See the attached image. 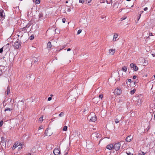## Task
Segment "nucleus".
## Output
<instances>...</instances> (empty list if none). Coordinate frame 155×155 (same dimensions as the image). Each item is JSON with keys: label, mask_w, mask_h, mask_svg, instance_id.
<instances>
[{"label": "nucleus", "mask_w": 155, "mask_h": 155, "mask_svg": "<svg viewBox=\"0 0 155 155\" xmlns=\"http://www.w3.org/2000/svg\"><path fill=\"white\" fill-rule=\"evenodd\" d=\"M66 19L65 18H63L62 19V21L63 23H64L65 22Z\"/></svg>", "instance_id": "nucleus-38"}, {"label": "nucleus", "mask_w": 155, "mask_h": 155, "mask_svg": "<svg viewBox=\"0 0 155 155\" xmlns=\"http://www.w3.org/2000/svg\"><path fill=\"white\" fill-rule=\"evenodd\" d=\"M127 18V17H123L121 18L120 20L121 21H123L124 20L126 19Z\"/></svg>", "instance_id": "nucleus-33"}, {"label": "nucleus", "mask_w": 155, "mask_h": 155, "mask_svg": "<svg viewBox=\"0 0 155 155\" xmlns=\"http://www.w3.org/2000/svg\"><path fill=\"white\" fill-rule=\"evenodd\" d=\"M29 39L31 40H33L34 38V36L33 35H31L29 37Z\"/></svg>", "instance_id": "nucleus-20"}, {"label": "nucleus", "mask_w": 155, "mask_h": 155, "mask_svg": "<svg viewBox=\"0 0 155 155\" xmlns=\"http://www.w3.org/2000/svg\"><path fill=\"white\" fill-rule=\"evenodd\" d=\"M68 3V1H66V2H65V3Z\"/></svg>", "instance_id": "nucleus-58"}, {"label": "nucleus", "mask_w": 155, "mask_h": 155, "mask_svg": "<svg viewBox=\"0 0 155 155\" xmlns=\"http://www.w3.org/2000/svg\"><path fill=\"white\" fill-rule=\"evenodd\" d=\"M5 48V46H4L0 49V53H1L3 52V48Z\"/></svg>", "instance_id": "nucleus-27"}, {"label": "nucleus", "mask_w": 155, "mask_h": 155, "mask_svg": "<svg viewBox=\"0 0 155 155\" xmlns=\"http://www.w3.org/2000/svg\"><path fill=\"white\" fill-rule=\"evenodd\" d=\"M91 0H87V1L88 3H89L91 2Z\"/></svg>", "instance_id": "nucleus-47"}, {"label": "nucleus", "mask_w": 155, "mask_h": 155, "mask_svg": "<svg viewBox=\"0 0 155 155\" xmlns=\"http://www.w3.org/2000/svg\"><path fill=\"white\" fill-rule=\"evenodd\" d=\"M141 14H140L139 15V17H140H140H141Z\"/></svg>", "instance_id": "nucleus-56"}, {"label": "nucleus", "mask_w": 155, "mask_h": 155, "mask_svg": "<svg viewBox=\"0 0 155 155\" xmlns=\"http://www.w3.org/2000/svg\"><path fill=\"white\" fill-rule=\"evenodd\" d=\"M81 29H79V30L78 31V32H77V35H79V34L81 32Z\"/></svg>", "instance_id": "nucleus-36"}, {"label": "nucleus", "mask_w": 155, "mask_h": 155, "mask_svg": "<svg viewBox=\"0 0 155 155\" xmlns=\"http://www.w3.org/2000/svg\"><path fill=\"white\" fill-rule=\"evenodd\" d=\"M109 53L110 54L113 55L115 53V51L114 49H110L109 51Z\"/></svg>", "instance_id": "nucleus-14"}, {"label": "nucleus", "mask_w": 155, "mask_h": 155, "mask_svg": "<svg viewBox=\"0 0 155 155\" xmlns=\"http://www.w3.org/2000/svg\"><path fill=\"white\" fill-rule=\"evenodd\" d=\"M69 1H70V0H68Z\"/></svg>", "instance_id": "nucleus-64"}, {"label": "nucleus", "mask_w": 155, "mask_h": 155, "mask_svg": "<svg viewBox=\"0 0 155 155\" xmlns=\"http://www.w3.org/2000/svg\"><path fill=\"white\" fill-rule=\"evenodd\" d=\"M50 129L49 128H47L45 132V134L46 136H49L52 135V133L50 132L51 130H49Z\"/></svg>", "instance_id": "nucleus-6"}, {"label": "nucleus", "mask_w": 155, "mask_h": 155, "mask_svg": "<svg viewBox=\"0 0 155 155\" xmlns=\"http://www.w3.org/2000/svg\"><path fill=\"white\" fill-rule=\"evenodd\" d=\"M128 81L129 82H131V79H128Z\"/></svg>", "instance_id": "nucleus-46"}, {"label": "nucleus", "mask_w": 155, "mask_h": 155, "mask_svg": "<svg viewBox=\"0 0 155 155\" xmlns=\"http://www.w3.org/2000/svg\"><path fill=\"white\" fill-rule=\"evenodd\" d=\"M135 91H136V90L134 89L130 91V93L131 94H133L135 92Z\"/></svg>", "instance_id": "nucleus-23"}, {"label": "nucleus", "mask_w": 155, "mask_h": 155, "mask_svg": "<svg viewBox=\"0 0 155 155\" xmlns=\"http://www.w3.org/2000/svg\"><path fill=\"white\" fill-rule=\"evenodd\" d=\"M29 155H31V154L30 153H29Z\"/></svg>", "instance_id": "nucleus-63"}, {"label": "nucleus", "mask_w": 155, "mask_h": 155, "mask_svg": "<svg viewBox=\"0 0 155 155\" xmlns=\"http://www.w3.org/2000/svg\"><path fill=\"white\" fill-rule=\"evenodd\" d=\"M31 25L30 23H28L26 26L25 27L23 28V29L24 31H26L28 29V28H29L30 27V26H31Z\"/></svg>", "instance_id": "nucleus-13"}, {"label": "nucleus", "mask_w": 155, "mask_h": 155, "mask_svg": "<svg viewBox=\"0 0 155 155\" xmlns=\"http://www.w3.org/2000/svg\"><path fill=\"white\" fill-rule=\"evenodd\" d=\"M51 99H52V98L51 97H50L48 98V101H50L51 100Z\"/></svg>", "instance_id": "nucleus-41"}, {"label": "nucleus", "mask_w": 155, "mask_h": 155, "mask_svg": "<svg viewBox=\"0 0 155 155\" xmlns=\"http://www.w3.org/2000/svg\"><path fill=\"white\" fill-rule=\"evenodd\" d=\"M66 45H64L62 46L61 47V48H60V50H62L63 49H64V48H65V47L66 46Z\"/></svg>", "instance_id": "nucleus-32"}, {"label": "nucleus", "mask_w": 155, "mask_h": 155, "mask_svg": "<svg viewBox=\"0 0 155 155\" xmlns=\"http://www.w3.org/2000/svg\"><path fill=\"white\" fill-rule=\"evenodd\" d=\"M149 35L150 36H153V34L152 33H150Z\"/></svg>", "instance_id": "nucleus-49"}, {"label": "nucleus", "mask_w": 155, "mask_h": 155, "mask_svg": "<svg viewBox=\"0 0 155 155\" xmlns=\"http://www.w3.org/2000/svg\"><path fill=\"white\" fill-rule=\"evenodd\" d=\"M67 130V127L66 126H65L63 129V130L66 131Z\"/></svg>", "instance_id": "nucleus-24"}, {"label": "nucleus", "mask_w": 155, "mask_h": 155, "mask_svg": "<svg viewBox=\"0 0 155 155\" xmlns=\"http://www.w3.org/2000/svg\"><path fill=\"white\" fill-rule=\"evenodd\" d=\"M133 139V137L131 135H129L127 136L125 140L127 142H130Z\"/></svg>", "instance_id": "nucleus-8"}, {"label": "nucleus", "mask_w": 155, "mask_h": 155, "mask_svg": "<svg viewBox=\"0 0 155 155\" xmlns=\"http://www.w3.org/2000/svg\"><path fill=\"white\" fill-rule=\"evenodd\" d=\"M154 78H155V74L154 75Z\"/></svg>", "instance_id": "nucleus-62"}, {"label": "nucleus", "mask_w": 155, "mask_h": 155, "mask_svg": "<svg viewBox=\"0 0 155 155\" xmlns=\"http://www.w3.org/2000/svg\"><path fill=\"white\" fill-rule=\"evenodd\" d=\"M99 98H101V99H102V98L103 97V95L102 94H100L99 96Z\"/></svg>", "instance_id": "nucleus-29"}, {"label": "nucleus", "mask_w": 155, "mask_h": 155, "mask_svg": "<svg viewBox=\"0 0 155 155\" xmlns=\"http://www.w3.org/2000/svg\"><path fill=\"white\" fill-rule=\"evenodd\" d=\"M133 69L134 71H137L138 70V68L137 66L135 65Z\"/></svg>", "instance_id": "nucleus-21"}, {"label": "nucleus", "mask_w": 155, "mask_h": 155, "mask_svg": "<svg viewBox=\"0 0 155 155\" xmlns=\"http://www.w3.org/2000/svg\"><path fill=\"white\" fill-rule=\"evenodd\" d=\"M141 14H140L139 15V17H140H140H141Z\"/></svg>", "instance_id": "nucleus-57"}, {"label": "nucleus", "mask_w": 155, "mask_h": 155, "mask_svg": "<svg viewBox=\"0 0 155 155\" xmlns=\"http://www.w3.org/2000/svg\"><path fill=\"white\" fill-rule=\"evenodd\" d=\"M133 6H134V5H132V6H131V7H133Z\"/></svg>", "instance_id": "nucleus-60"}, {"label": "nucleus", "mask_w": 155, "mask_h": 155, "mask_svg": "<svg viewBox=\"0 0 155 155\" xmlns=\"http://www.w3.org/2000/svg\"><path fill=\"white\" fill-rule=\"evenodd\" d=\"M9 45V43H8L7 44V45H5L4 46H5V47H6V46L7 45Z\"/></svg>", "instance_id": "nucleus-51"}, {"label": "nucleus", "mask_w": 155, "mask_h": 155, "mask_svg": "<svg viewBox=\"0 0 155 155\" xmlns=\"http://www.w3.org/2000/svg\"><path fill=\"white\" fill-rule=\"evenodd\" d=\"M43 116H41L40 118H39V121L41 122H42L43 121Z\"/></svg>", "instance_id": "nucleus-30"}, {"label": "nucleus", "mask_w": 155, "mask_h": 155, "mask_svg": "<svg viewBox=\"0 0 155 155\" xmlns=\"http://www.w3.org/2000/svg\"><path fill=\"white\" fill-rule=\"evenodd\" d=\"M53 153L54 155H60L61 153L58 148H55L53 150Z\"/></svg>", "instance_id": "nucleus-7"}, {"label": "nucleus", "mask_w": 155, "mask_h": 155, "mask_svg": "<svg viewBox=\"0 0 155 155\" xmlns=\"http://www.w3.org/2000/svg\"><path fill=\"white\" fill-rule=\"evenodd\" d=\"M130 66L131 68H134V66H135V64H134L133 63H132L130 64Z\"/></svg>", "instance_id": "nucleus-25"}, {"label": "nucleus", "mask_w": 155, "mask_h": 155, "mask_svg": "<svg viewBox=\"0 0 155 155\" xmlns=\"http://www.w3.org/2000/svg\"><path fill=\"white\" fill-rule=\"evenodd\" d=\"M136 98H137V99H136L137 104L138 105H139L141 104V103L143 101L142 96L141 95L138 96Z\"/></svg>", "instance_id": "nucleus-1"}, {"label": "nucleus", "mask_w": 155, "mask_h": 155, "mask_svg": "<svg viewBox=\"0 0 155 155\" xmlns=\"http://www.w3.org/2000/svg\"><path fill=\"white\" fill-rule=\"evenodd\" d=\"M64 115V113L63 112H61L59 114V117H62Z\"/></svg>", "instance_id": "nucleus-31"}, {"label": "nucleus", "mask_w": 155, "mask_h": 155, "mask_svg": "<svg viewBox=\"0 0 155 155\" xmlns=\"http://www.w3.org/2000/svg\"><path fill=\"white\" fill-rule=\"evenodd\" d=\"M114 93L115 94L118 95L121 94V91L120 89H116L115 90Z\"/></svg>", "instance_id": "nucleus-10"}, {"label": "nucleus", "mask_w": 155, "mask_h": 155, "mask_svg": "<svg viewBox=\"0 0 155 155\" xmlns=\"http://www.w3.org/2000/svg\"><path fill=\"white\" fill-rule=\"evenodd\" d=\"M42 128V127L41 126H40L39 127V130L41 129Z\"/></svg>", "instance_id": "nucleus-44"}, {"label": "nucleus", "mask_w": 155, "mask_h": 155, "mask_svg": "<svg viewBox=\"0 0 155 155\" xmlns=\"http://www.w3.org/2000/svg\"><path fill=\"white\" fill-rule=\"evenodd\" d=\"M43 13L42 12H40L38 15V19L39 20L41 21L43 19Z\"/></svg>", "instance_id": "nucleus-9"}, {"label": "nucleus", "mask_w": 155, "mask_h": 155, "mask_svg": "<svg viewBox=\"0 0 155 155\" xmlns=\"http://www.w3.org/2000/svg\"><path fill=\"white\" fill-rule=\"evenodd\" d=\"M12 110V109L10 108H7L5 110V111H11Z\"/></svg>", "instance_id": "nucleus-22"}, {"label": "nucleus", "mask_w": 155, "mask_h": 155, "mask_svg": "<svg viewBox=\"0 0 155 155\" xmlns=\"http://www.w3.org/2000/svg\"><path fill=\"white\" fill-rule=\"evenodd\" d=\"M144 153L142 151H140L139 153V155H144Z\"/></svg>", "instance_id": "nucleus-28"}, {"label": "nucleus", "mask_w": 155, "mask_h": 155, "mask_svg": "<svg viewBox=\"0 0 155 155\" xmlns=\"http://www.w3.org/2000/svg\"><path fill=\"white\" fill-rule=\"evenodd\" d=\"M127 1H130V0H126Z\"/></svg>", "instance_id": "nucleus-61"}, {"label": "nucleus", "mask_w": 155, "mask_h": 155, "mask_svg": "<svg viewBox=\"0 0 155 155\" xmlns=\"http://www.w3.org/2000/svg\"><path fill=\"white\" fill-rule=\"evenodd\" d=\"M19 146V145H18V143H15L12 147V149L13 150H14L17 147H18Z\"/></svg>", "instance_id": "nucleus-17"}, {"label": "nucleus", "mask_w": 155, "mask_h": 155, "mask_svg": "<svg viewBox=\"0 0 155 155\" xmlns=\"http://www.w3.org/2000/svg\"><path fill=\"white\" fill-rule=\"evenodd\" d=\"M19 145H20V146L18 147V149L19 150H20L22 148V147L21 146V145H20V144H19Z\"/></svg>", "instance_id": "nucleus-39"}, {"label": "nucleus", "mask_w": 155, "mask_h": 155, "mask_svg": "<svg viewBox=\"0 0 155 155\" xmlns=\"http://www.w3.org/2000/svg\"><path fill=\"white\" fill-rule=\"evenodd\" d=\"M106 148L107 149L111 150L114 149L113 145L112 144H109L107 145Z\"/></svg>", "instance_id": "nucleus-11"}, {"label": "nucleus", "mask_w": 155, "mask_h": 155, "mask_svg": "<svg viewBox=\"0 0 155 155\" xmlns=\"http://www.w3.org/2000/svg\"><path fill=\"white\" fill-rule=\"evenodd\" d=\"M147 9H148V8H147V7L145 8H144V9H143V10H144V11H147Z\"/></svg>", "instance_id": "nucleus-42"}, {"label": "nucleus", "mask_w": 155, "mask_h": 155, "mask_svg": "<svg viewBox=\"0 0 155 155\" xmlns=\"http://www.w3.org/2000/svg\"><path fill=\"white\" fill-rule=\"evenodd\" d=\"M51 47V42L50 41L48 42L47 44V47L48 48H50Z\"/></svg>", "instance_id": "nucleus-18"}, {"label": "nucleus", "mask_w": 155, "mask_h": 155, "mask_svg": "<svg viewBox=\"0 0 155 155\" xmlns=\"http://www.w3.org/2000/svg\"><path fill=\"white\" fill-rule=\"evenodd\" d=\"M137 76H136V75H134L133 76V79H135L136 78H137Z\"/></svg>", "instance_id": "nucleus-43"}, {"label": "nucleus", "mask_w": 155, "mask_h": 155, "mask_svg": "<svg viewBox=\"0 0 155 155\" xmlns=\"http://www.w3.org/2000/svg\"><path fill=\"white\" fill-rule=\"evenodd\" d=\"M121 146L120 142L116 143L113 145L114 149H115L116 151L118 150Z\"/></svg>", "instance_id": "nucleus-3"}, {"label": "nucleus", "mask_w": 155, "mask_h": 155, "mask_svg": "<svg viewBox=\"0 0 155 155\" xmlns=\"http://www.w3.org/2000/svg\"><path fill=\"white\" fill-rule=\"evenodd\" d=\"M84 0H79V2L84 3Z\"/></svg>", "instance_id": "nucleus-35"}, {"label": "nucleus", "mask_w": 155, "mask_h": 155, "mask_svg": "<svg viewBox=\"0 0 155 155\" xmlns=\"http://www.w3.org/2000/svg\"><path fill=\"white\" fill-rule=\"evenodd\" d=\"M2 73V72L0 70V75Z\"/></svg>", "instance_id": "nucleus-52"}, {"label": "nucleus", "mask_w": 155, "mask_h": 155, "mask_svg": "<svg viewBox=\"0 0 155 155\" xmlns=\"http://www.w3.org/2000/svg\"><path fill=\"white\" fill-rule=\"evenodd\" d=\"M36 4H38L40 3V1L39 0H36Z\"/></svg>", "instance_id": "nucleus-40"}, {"label": "nucleus", "mask_w": 155, "mask_h": 155, "mask_svg": "<svg viewBox=\"0 0 155 155\" xmlns=\"http://www.w3.org/2000/svg\"><path fill=\"white\" fill-rule=\"evenodd\" d=\"M128 155H133V154H131V153H127Z\"/></svg>", "instance_id": "nucleus-50"}, {"label": "nucleus", "mask_w": 155, "mask_h": 155, "mask_svg": "<svg viewBox=\"0 0 155 155\" xmlns=\"http://www.w3.org/2000/svg\"><path fill=\"white\" fill-rule=\"evenodd\" d=\"M143 12V11L140 12V13H140V14H142Z\"/></svg>", "instance_id": "nucleus-55"}, {"label": "nucleus", "mask_w": 155, "mask_h": 155, "mask_svg": "<svg viewBox=\"0 0 155 155\" xmlns=\"http://www.w3.org/2000/svg\"><path fill=\"white\" fill-rule=\"evenodd\" d=\"M122 70L124 71L125 72H126L127 70V68L126 67H123L122 68Z\"/></svg>", "instance_id": "nucleus-19"}, {"label": "nucleus", "mask_w": 155, "mask_h": 155, "mask_svg": "<svg viewBox=\"0 0 155 155\" xmlns=\"http://www.w3.org/2000/svg\"><path fill=\"white\" fill-rule=\"evenodd\" d=\"M140 17H138V20H137V21H138L139 20V19H140Z\"/></svg>", "instance_id": "nucleus-59"}, {"label": "nucleus", "mask_w": 155, "mask_h": 155, "mask_svg": "<svg viewBox=\"0 0 155 155\" xmlns=\"http://www.w3.org/2000/svg\"><path fill=\"white\" fill-rule=\"evenodd\" d=\"M3 124V121L1 120L0 122V127H1L2 126Z\"/></svg>", "instance_id": "nucleus-34"}, {"label": "nucleus", "mask_w": 155, "mask_h": 155, "mask_svg": "<svg viewBox=\"0 0 155 155\" xmlns=\"http://www.w3.org/2000/svg\"><path fill=\"white\" fill-rule=\"evenodd\" d=\"M71 49H70V48H68V49H67V51H71Z\"/></svg>", "instance_id": "nucleus-48"}, {"label": "nucleus", "mask_w": 155, "mask_h": 155, "mask_svg": "<svg viewBox=\"0 0 155 155\" xmlns=\"http://www.w3.org/2000/svg\"><path fill=\"white\" fill-rule=\"evenodd\" d=\"M1 142L2 143H3V145L4 146V145H6V138H5L4 137H1Z\"/></svg>", "instance_id": "nucleus-12"}, {"label": "nucleus", "mask_w": 155, "mask_h": 155, "mask_svg": "<svg viewBox=\"0 0 155 155\" xmlns=\"http://www.w3.org/2000/svg\"><path fill=\"white\" fill-rule=\"evenodd\" d=\"M94 100H95V98H93V100H92L93 101V102H95L94 101Z\"/></svg>", "instance_id": "nucleus-53"}, {"label": "nucleus", "mask_w": 155, "mask_h": 155, "mask_svg": "<svg viewBox=\"0 0 155 155\" xmlns=\"http://www.w3.org/2000/svg\"><path fill=\"white\" fill-rule=\"evenodd\" d=\"M34 61V63H35L36 62H37L38 61V59L37 58H35V59H34L33 60Z\"/></svg>", "instance_id": "nucleus-37"}, {"label": "nucleus", "mask_w": 155, "mask_h": 155, "mask_svg": "<svg viewBox=\"0 0 155 155\" xmlns=\"http://www.w3.org/2000/svg\"><path fill=\"white\" fill-rule=\"evenodd\" d=\"M118 36V35L117 34H115L114 35L113 39V41H116V39Z\"/></svg>", "instance_id": "nucleus-15"}, {"label": "nucleus", "mask_w": 155, "mask_h": 155, "mask_svg": "<svg viewBox=\"0 0 155 155\" xmlns=\"http://www.w3.org/2000/svg\"><path fill=\"white\" fill-rule=\"evenodd\" d=\"M71 10L70 9V8H68L67 10V12H70L71 11Z\"/></svg>", "instance_id": "nucleus-45"}, {"label": "nucleus", "mask_w": 155, "mask_h": 155, "mask_svg": "<svg viewBox=\"0 0 155 155\" xmlns=\"http://www.w3.org/2000/svg\"><path fill=\"white\" fill-rule=\"evenodd\" d=\"M20 42L19 41V40L17 39V41L14 43V46L16 49H18L21 46Z\"/></svg>", "instance_id": "nucleus-4"}, {"label": "nucleus", "mask_w": 155, "mask_h": 155, "mask_svg": "<svg viewBox=\"0 0 155 155\" xmlns=\"http://www.w3.org/2000/svg\"><path fill=\"white\" fill-rule=\"evenodd\" d=\"M154 118H155V111L153 113Z\"/></svg>", "instance_id": "nucleus-54"}, {"label": "nucleus", "mask_w": 155, "mask_h": 155, "mask_svg": "<svg viewBox=\"0 0 155 155\" xmlns=\"http://www.w3.org/2000/svg\"><path fill=\"white\" fill-rule=\"evenodd\" d=\"M5 17V13L4 11L2 9H0V20L3 21Z\"/></svg>", "instance_id": "nucleus-2"}, {"label": "nucleus", "mask_w": 155, "mask_h": 155, "mask_svg": "<svg viewBox=\"0 0 155 155\" xmlns=\"http://www.w3.org/2000/svg\"><path fill=\"white\" fill-rule=\"evenodd\" d=\"M119 121L120 120L116 118L115 119V122L116 124L119 123Z\"/></svg>", "instance_id": "nucleus-26"}, {"label": "nucleus", "mask_w": 155, "mask_h": 155, "mask_svg": "<svg viewBox=\"0 0 155 155\" xmlns=\"http://www.w3.org/2000/svg\"><path fill=\"white\" fill-rule=\"evenodd\" d=\"M88 118H89L90 120L92 122H95L97 120V118L95 115H94L93 116H91V115L90 114L88 116Z\"/></svg>", "instance_id": "nucleus-5"}, {"label": "nucleus", "mask_w": 155, "mask_h": 155, "mask_svg": "<svg viewBox=\"0 0 155 155\" xmlns=\"http://www.w3.org/2000/svg\"><path fill=\"white\" fill-rule=\"evenodd\" d=\"M10 86H8L7 88V91H6V93L7 95H8L10 93Z\"/></svg>", "instance_id": "nucleus-16"}]
</instances>
